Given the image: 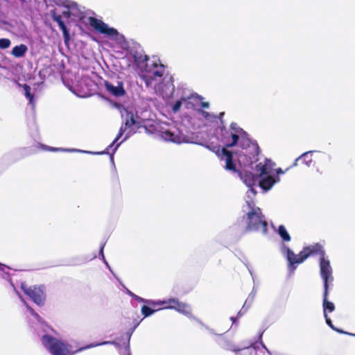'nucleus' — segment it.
Returning a JSON list of instances; mask_svg holds the SVG:
<instances>
[{"instance_id":"27","label":"nucleus","mask_w":355,"mask_h":355,"mask_svg":"<svg viewBox=\"0 0 355 355\" xmlns=\"http://www.w3.org/2000/svg\"><path fill=\"white\" fill-rule=\"evenodd\" d=\"M142 79L144 80L147 86H150L151 85L154 78L152 75H144L142 76Z\"/></svg>"},{"instance_id":"32","label":"nucleus","mask_w":355,"mask_h":355,"mask_svg":"<svg viewBox=\"0 0 355 355\" xmlns=\"http://www.w3.org/2000/svg\"><path fill=\"white\" fill-rule=\"evenodd\" d=\"M252 347V345L250 346V347H245L243 349H241V348H238L235 346H233L232 348L230 349V350L232 351V352H241L242 349H249V348Z\"/></svg>"},{"instance_id":"38","label":"nucleus","mask_w":355,"mask_h":355,"mask_svg":"<svg viewBox=\"0 0 355 355\" xmlns=\"http://www.w3.org/2000/svg\"><path fill=\"white\" fill-rule=\"evenodd\" d=\"M262 334H263V333H261V334L259 335V340H261Z\"/></svg>"},{"instance_id":"7","label":"nucleus","mask_w":355,"mask_h":355,"mask_svg":"<svg viewBox=\"0 0 355 355\" xmlns=\"http://www.w3.org/2000/svg\"><path fill=\"white\" fill-rule=\"evenodd\" d=\"M259 186L263 189L264 191L270 190L272 187L279 180V178L277 177L276 178L271 175H259Z\"/></svg>"},{"instance_id":"11","label":"nucleus","mask_w":355,"mask_h":355,"mask_svg":"<svg viewBox=\"0 0 355 355\" xmlns=\"http://www.w3.org/2000/svg\"><path fill=\"white\" fill-rule=\"evenodd\" d=\"M304 164L306 166L310 167L314 164V161L313 160V155L312 152H306L298 157L291 167L296 166L298 165V162Z\"/></svg>"},{"instance_id":"8","label":"nucleus","mask_w":355,"mask_h":355,"mask_svg":"<svg viewBox=\"0 0 355 355\" xmlns=\"http://www.w3.org/2000/svg\"><path fill=\"white\" fill-rule=\"evenodd\" d=\"M51 16L53 21L58 23L60 28L62 31L64 42H67L69 40L70 35L64 22L62 19V16L60 15H58L55 10H51Z\"/></svg>"},{"instance_id":"24","label":"nucleus","mask_w":355,"mask_h":355,"mask_svg":"<svg viewBox=\"0 0 355 355\" xmlns=\"http://www.w3.org/2000/svg\"><path fill=\"white\" fill-rule=\"evenodd\" d=\"M200 112L201 113L203 118L206 120H214L217 119V116L210 114L206 111L200 110Z\"/></svg>"},{"instance_id":"26","label":"nucleus","mask_w":355,"mask_h":355,"mask_svg":"<svg viewBox=\"0 0 355 355\" xmlns=\"http://www.w3.org/2000/svg\"><path fill=\"white\" fill-rule=\"evenodd\" d=\"M164 69L162 64H160V69L155 70L153 72L152 76L155 78V77L162 78L164 76Z\"/></svg>"},{"instance_id":"14","label":"nucleus","mask_w":355,"mask_h":355,"mask_svg":"<svg viewBox=\"0 0 355 355\" xmlns=\"http://www.w3.org/2000/svg\"><path fill=\"white\" fill-rule=\"evenodd\" d=\"M136 121L134 118V116L132 114H130V117L126 119L125 123L124 125H123L117 134L116 137L115 138L114 141H117L123 135V133L132 128V127L136 124Z\"/></svg>"},{"instance_id":"13","label":"nucleus","mask_w":355,"mask_h":355,"mask_svg":"<svg viewBox=\"0 0 355 355\" xmlns=\"http://www.w3.org/2000/svg\"><path fill=\"white\" fill-rule=\"evenodd\" d=\"M222 154L223 156L225 157V169L227 171H232L234 172H238L236 165L234 164L233 162V155L232 153L227 150L225 148L222 149Z\"/></svg>"},{"instance_id":"22","label":"nucleus","mask_w":355,"mask_h":355,"mask_svg":"<svg viewBox=\"0 0 355 355\" xmlns=\"http://www.w3.org/2000/svg\"><path fill=\"white\" fill-rule=\"evenodd\" d=\"M165 138L167 140L171 141L173 142L180 143V141L176 138L177 137L174 135L173 133H172L170 131H166L164 132Z\"/></svg>"},{"instance_id":"20","label":"nucleus","mask_w":355,"mask_h":355,"mask_svg":"<svg viewBox=\"0 0 355 355\" xmlns=\"http://www.w3.org/2000/svg\"><path fill=\"white\" fill-rule=\"evenodd\" d=\"M230 130L232 132L234 133H237L241 135H246V132L241 128H240L236 123H232L230 124Z\"/></svg>"},{"instance_id":"2","label":"nucleus","mask_w":355,"mask_h":355,"mask_svg":"<svg viewBox=\"0 0 355 355\" xmlns=\"http://www.w3.org/2000/svg\"><path fill=\"white\" fill-rule=\"evenodd\" d=\"M42 343L51 355H73L76 352L101 345L116 344L114 341H105L102 343L91 344L72 352L69 344L50 335H44L42 337Z\"/></svg>"},{"instance_id":"5","label":"nucleus","mask_w":355,"mask_h":355,"mask_svg":"<svg viewBox=\"0 0 355 355\" xmlns=\"http://www.w3.org/2000/svg\"><path fill=\"white\" fill-rule=\"evenodd\" d=\"M148 303L154 306H162V309H173L178 312L187 313L189 312V306L178 299L171 298L167 300H159L157 302H148Z\"/></svg>"},{"instance_id":"25","label":"nucleus","mask_w":355,"mask_h":355,"mask_svg":"<svg viewBox=\"0 0 355 355\" xmlns=\"http://www.w3.org/2000/svg\"><path fill=\"white\" fill-rule=\"evenodd\" d=\"M192 97L200 101V105L202 108H208L209 106V103L208 102L202 101L203 97L200 95L196 94L195 95H192Z\"/></svg>"},{"instance_id":"4","label":"nucleus","mask_w":355,"mask_h":355,"mask_svg":"<svg viewBox=\"0 0 355 355\" xmlns=\"http://www.w3.org/2000/svg\"><path fill=\"white\" fill-rule=\"evenodd\" d=\"M21 289L37 306H43L46 301V291L44 285L28 286L21 283Z\"/></svg>"},{"instance_id":"33","label":"nucleus","mask_w":355,"mask_h":355,"mask_svg":"<svg viewBox=\"0 0 355 355\" xmlns=\"http://www.w3.org/2000/svg\"><path fill=\"white\" fill-rule=\"evenodd\" d=\"M62 16H64V17L66 18H69L71 17V12L69 9L66 10H64L62 12Z\"/></svg>"},{"instance_id":"3","label":"nucleus","mask_w":355,"mask_h":355,"mask_svg":"<svg viewBox=\"0 0 355 355\" xmlns=\"http://www.w3.org/2000/svg\"><path fill=\"white\" fill-rule=\"evenodd\" d=\"M249 211L246 213V232L261 230L264 234L268 231V223L265 220L261 209L256 207L252 202L247 201Z\"/></svg>"},{"instance_id":"15","label":"nucleus","mask_w":355,"mask_h":355,"mask_svg":"<svg viewBox=\"0 0 355 355\" xmlns=\"http://www.w3.org/2000/svg\"><path fill=\"white\" fill-rule=\"evenodd\" d=\"M28 51V47L24 44L15 46L12 48L11 53L15 58H22Z\"/></svg>"},{"instance_id":"16","label":"nucleus","mask_w":355,"mask_h":355,"mask_svg":"<svg viewBox=\"0 0 355 355\" xmlns=\"http://www.w3.org/2000/svg\"><path fill=\"white\" fill-rule=\"evenodd\" d=\"M241 136L242 135H241L239 134L234 133V132H231L230 136L225 137V141L227 142L226 146L230 148V147H233V146H236V144L238 143L239 137H241Z\"/></svg>"},{"instance_id":"19","label":"nucleus","mask_w":355,"mask_h":355,"mask_svg":"<svg viewBox=\"0 0 355 355\" xmlns=\"http://www.w3.org/2000/svg\"><path fill=\"white\" fill-rule=\"evenodd\" d=\"M23 88L25 92L26 97L28 99L30 103H33V99H34V95L33 94H31V87L27 84H24L23 86Z\"/></svg>"},{"instance_id":"18","label":"nucleus","mask_w":355,"mask_h":355,"mask_svg":"<svg viewBox=\"0 0 355 355\" xmlns=\"http://www.w3.org/2000/svg\"><path fill=\"white\" fill-rule=\"evenodd\" d=\"M277 232L283 241H284L286 242H288L291 241V236L289 235V234L287 232L284 225H279L278 227Z\"/></svg>"},{"instance_id":"9","label":"nucleus","mask_w":355,"mask_h":355,"mask_svg":"<svg viewBox=\"0 0 355 355\" xmlns=\"http://www.w3.org/2000/svg\"><path fill=\"white\" fill-rule=\"evenodd\" d=\"M105 87L106 90L114 96L119 97L123 96L125 94V91L123 87L122 83H119L118 85L115 86L110 82L105 81Z\"/></svg>"},{"instance_id":"36","label":"nucleus","mask_w":355,"mask_h":355,"mask_svg":"<svg viewBox=\"0 0 355 355\" xmlns=\"http://www.w3.org/2000/svg\"><path fill=\"white\" fill-rule=\"evenodd\" d=\"M276 173L277 174H283L284 171L281 168H279L276 169Z\"/></svg>"},{"instance_id":"31","label":"nucleus","mask_w":355,"mask_h":355,"mask_svg":"<svg viewBox=\"0 0 355 355\" xmlns=\"http://www.w3.org/2000/svg\"><path fill=\"white\" fill-rule=\"evenodd\" d=\"M324 315V318H325V320H326V322L327 324L331 327L333 329H334V327L333 326V323H332V321L329 318V316L327 315V313H325Z\"/></svg>"},{"instance_id":"28","label":"nucleus","mask_w":355,"mask_h":355,"mask_svg":"<svg viewBox=\"0 0 355 355\" xmlns=\"http://www.w3.org/2000/svg\"><path fill=\"white\" fill-rule=\"evenodd\" d=\"M181 105H182V102L181 101H177L174 105H173V110L175 112H178L180 107H181Z\"/></svg>"},{"instance_id":"29","label":"nucleus","mask_w":355,"mask_h":355,"mask_svg":"<svg viewBox=\"0 0 355 355\" xmlns=\"http://www.w3.org/2000/svg\"><path fill=\"white\" fill-rule=\"evenodd\" d=\"M243 307L242 308V309H241L238 314H237V316L236 318H234V317H231V320L233 322H235L236 320H237L238 318H239L242 315H243L246 310H243Z\"/></svg>"},{"instance_id":"37","label":"nucleus","mask_w":355,"mask_h":355,"mask_svg":"<svg viewBox=\"0 0 355 355\" xmlns=\"http://www.w3.org/2000/svg\"><path fill=\"white\" fill-rule=\"evenodd\" d=\"M92 153L95 154V155H103V154H105L106 153L104 152V151H102V152H96V153Z\"/></svg>"},{"instance_id":"39","label":"nucleus","mask_w":355,"mask_h":355,"mask_svg":"<svg viewBox=\"0 0 355 355\" xmlns=\"http://www.w3.org/2000/svg\"><path fill=\"white\" fill-rule=\"evenodd\" d=\"M3 266V265L2 263H0V269L2 270V267Z\"/></svg>"},{"instance_id":"34","label":"nucleus","mask_w":355,"mask_h":355,"mask_svg":"<svg viewBox=\"0 0 355 355\" xmlns=\"http://www.w3.org/2000/svg\"><path fill=\"white\" fill-rule=\"evenodd\" d=\"M130 295L133 296L135 299H137L138 301L144 302V299L141 298L140 297H138L137 295H134L131 292H130Z\"/></svg>"},{"instance_id":"12","label":"nucleus","mask_w":355,"mask_h":355,"mask_svg":"<svg viewBox=\"0 0 355 355\" xmlns=\"http://www.w3.org/2000/svg\"><path fill=\"white\" fill-rule=\"evenodd\" d=\"M274 165L275 164L270 159H265L264 163L260 162L256 166L257 170L259 171V175L263 176L268 175L272 170Z\"/></svg>"},{"instance_id":"1","label":"nucleus","mask_w":355,"mask_h":355,"mask_svg":"<svg viewBox=\"0 0 355 355\" xmlns=\"http://www.w3.org/2000/svg\"><path fill=\"white\" fill-rule=\"evenodd\" d=\"M286 251L288 268L291 272L295 270V265L302 263L309 257L316 255L320 256V275L323 281L324 286L323 312L324 315L327 312H333L335 310V306L333 302L328 300L329 290L334 282L333 270L329 260L325 258V252L323 250V247L319 243L311 245L304 247L298 254H295L288 248H286Z\"/></svg>"},{"instance_id":"23","label":"nucleus","mask_w":355,"mask_h":355,"mask_svg":"<svg viewBox=\"0 0 355 355\" xmlns=\"http://www.w3.org/2000/svg\"><path fill=\"white\" fill-rule=\"evenodd\" d=\"M11 44V42L8 38L0 39V49H8Z\"/></svg>"},{"instance_id":"40","label":"nucleus","mask_w":355,"mask_h":355,"mask_svg":"<svg viewBox=\"0 0 355 355\" xmlns=\"http://www.w3.org/2000/svg\"><path fill=\"white\" fill-rule=\"evenodd\" d=\"M132 133V132L130 130L128 132V135H130Z\"/></svg>"},{"instance_id":"17","label":"nucleus","mask_w":355,"mask_h":355,"mask_svg":"<svg viewBox=\"0 0 355 355\" xmlns=\"http://www.w3.org/2000/svg\"><path fill=\"white\" fill-rule=\"evenodd\" d=\"M251 148H252V150L253 151V155H252V157H250V160L248 163V165H251L254 162H257L258 161V156H259V155L261 153L260 148H259V146H258V144L257 143L254 144H252Z\"/></svg>"},{"instance_id":"6","label":"nucleus","mask_w":355,"mask_h":355,"mask_svg":"<svg viewBox=\"0 0 355 355\" xmlns=\"http://www.w3.org/2000/svg\"><path fill=\"white\" fill-rule=\"evenodd\" d=\"M88 20L89 25L97 32L101 34H105L112 37L117 36L119 34L116 29L114 28H109L108 26L101 19L94 17H89Z\"/></svg>"},{"instance_id":"10","label":"nucleus","mask_w":355,"mask_h":355,"mask_svg":"<svg viewBox=\"0 0 355 355\" xmlns=\"http://www.w3.org/2000/svg\"><path fill=\"white\" fill-rule=\"evenodd\" d=\"M238 173L243 182L249 187H252L254 186L259 179V176L253 174L250 171H238Z\"/></svg>"},{"instance_id":"35","label":"nucleus","mask_w":355,"mask_h":355,"mask_svg":"<svg viewBox=\"0 0 355 355\" xmlns=\"http://www.w3.org/2000/svg\"><path fill=\"white\" fill-rule=\"evenodd\" d=\"M224 114H225L224 112H220L219 114V115L217 116V118L220 120L221 123H223V117Z\"/></svg>"},{"instance_id":"30","label":"nucleus","mask_w":355,"mask_h":355,"mask_svg":"<svg viewBox=\"0 0 355 355\" xmlns=\"http://www.w3.org/2000/svg\"><path fill=\"white\" fill-rule=\"evenodd\" d=\"M28 309L33 316H34L37 320H40V316L34 311L33 309L28 306Z\"/></svg>"},{"instance_id":"21","label":"nucleus","mask_w":355,"mask_h":355,"mask_svg":"<svg viewBox=\"0 0 355 355\" xmlns=\"http://www.w3.org/2000/svg\"><path fill=\"white\" fill-rule=\"evenodd\" d=\"M156 310L152 309L151 308L146 305H144L141 307V313L144 315V317L150 316Z\"/></svg>"}]
</instances>
